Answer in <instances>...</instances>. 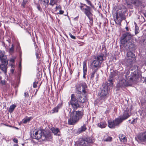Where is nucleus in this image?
I'll return each mask as SVG.
<instances>
[{"label": "nucleus", "mask_w": 146, "mask_h": 146, "mask_svg": "<svg viewBox=\"0 0 146 146\" xmlns=\"http://www.w3.org/2000/svg\"><path fill=\"white\" fill-rule=\"evenodd\" d=\"M121 123L118 118H117L114 120H108V126L110 128H114L119 126Z\"/></svg>", "instance_id": "1a4fd4ad"}, {"label": "nucleus", "mask_w": 146, "mask_h": 146, "mask_svg": "<svg viewBox=\"0 0 146 146\" xmlns=\"http://www.w3.org/2000/svg\"><path fill=\"white\" fill-rule=\"evenodd\" d=\"M1 64H0V69H1Z\"/></svg>", "instance_id": "e2e57ef3"}, {"label": "nucleus", "mask_w": 146, "mask_h": 146, "mask_svg": "<svg viewBox=\"0 0 146 146\" xmlns=\"http://www.w3.org/2000/svg\"><path fill=\"white\" fill-rule=\"evenodd\" d=\"M62 106V103H59L52 110H51L50 112L51 113H57L58 112L59 110L61 108Z\"/></svg>", "instance_id": "dca6fc26"}, {"label": "nucleus", "mask_w": 146, "mask_h": 146, "mask_svg": "<svg viewBox=\"0 0 146 146\" xmlns=\"http://www.w3.org/2000/svg\"><path fill=\"white\" fill-rule=\"evenodd\" d=\"M38 89H36V92L35 94V95H36L37 92V91H38Z\"/></svg>", "instance_id": "3c124183"}, {"label": "nucleus", "mask_w": 146, "mask_h": 146, "mask_svg": "<svg viewBox=\"0 0 146 146\" xmlns=\"http://www.w3.org/2000/svg\"><path fill=\"white\" fill-rule=\"evenodd\" d=\"M132 36L129 32H126L123 34L121 37V42L123 44H125L131 39Z\"/></svg>", "instance_id": "9d476101"}, {"label": "nucleus", "mask_w": 146, "mask_h": 146, "mask_svg": "<svg viewBox=\"0 0 146 146\" xmlns=\"http://www.w3.org/2000/svg\"><path fill=\"white\" fill-rule=\"evenodd\" d=\"M138 139L141 142L146 143V131L141 133L138 136Z\"/></svg>", "instance_id": "2eb2a0df"}, {"label": "nucleus", "mask_w": 146, "mask_h": 146, "mask_svg": "<svg viewBox=\"0 0 146 146\" xmlns=\"http://www.w3.org/2000/svg\"><path fill=\"white\" fill-rule=\"evenodd\" d=\"M125 29L127 31H129V29L127 27H125Z\"/></svg>", "instance_id": "09e8293b"}, {"label": "nucleus", "mask_w": 146, "mask_h": 146, "mask_svg": "<svg viewBox=\"0 0 146 146\" xmlns=\"http://www.w3.org/2000/svg\"><path fill=\"white\" fill-rule=\"evenodd\" d=\"M58 1V0H50L49 5L53 7L54 5H57Z\"/></svg>", "instance_id": "bb28decb"}, {"label": "nucleus", "mask_w": 146, "mask_h": 146, "mask_svg": "<svg viewBox=\"0 0 146 146\" xmlns=\"http://www.w3.org/2000/svg\"><path fill=\"white\" fill-rule=\"evenodd\" d=\"M104 54L103 53H101L99 54H98L96 56L95 58V59H96L97 60H98L100 62H102L104 60Z\"/></svg>", "instance_id": "6ab92c4d"}, {"label": "nucleus", "mask_w": 146, "mask_h": 146, "mask_svg": "<svg viewBox=\"0 0 146 146\" xmlns=\"http://www.w3.org/2000/svg\"><path fill=\"white\" fill-rule=\"evenodd\" d=\"M112 138L108 135H107L106 137H104L103 139V140L104 141L107 142H110L112 141Z\"/></svg>", "instance_id": "c756f323"}, {"label": "nucleus", "mask_w": 146, "mask_h": 146, "mask_svg": "<svg viewBox=\"0 0 146 146\" xmlns=\"http://www.w3.org/2000/svg\"><path fill=\"white\" fill-rule=\"evenodd\" d=\"M34 3L37 5V8L38 10L40 12H41L42 11V9L41 7H40L39 4L38 3H36L35 0H34Z\"/></svg>", "instance_id": "7c9ffc66"}, {"label": "nucleus", "mask_w": 146, "mask_h": 146, "mask_svg": "<svg viewBox=\"0 0 146 146\" xmlns=\"http://www.w3.org/2000/svg\"><path fill=\"white\" fill-rule=\"evenodd\" d=\"M35 51V55L36 58L38 60H39L40 56H41L40 50L39 48H36Z\"/></svg>", "instance_id": "b1692460"}, {"label": "nucleus", "mask_w": 146, "mask_h": 146, "mask_svg": "<svg viewBox=\"0 0 146 146\" xmlns=\"http://www.w3.org/2000/svg\"><path fill=\"white\" fill-rule=\"evenodd\" d=\"M99 7L100 8H101V5H100L99 6Z\"/></svg>", "instance_id": "4d7b16f0"}, {"label": "nucleus", "mask_w": 146, "mask_h": 146, "mask_svg": "<svg viewBox=\"0 0 146 146\" xmlns=\"http://www.w3.org/2000/svg\"><path fill=\"white\" fill-rule=\"evenodd\" d=\"M28 33H29V34H30V32H28Z\"/></svg>", "instance_id": "338daca9"}, {"label": "nucleus", "mask_w": 146, "mask_h": 146, "mask_svg": "<svg viewBox=\"0 0 146 146\" xmlns=\"http://www.w3.org/2000/svg\"><path fill=\"white\" fill-rule=\"evenodd\" d=\"M130 72L128 70L127 71L125 75V78L128 80L132 82L136 81L139 78V74L137 71H135L131 73L130 76L129 75Z\"/></svg>", "instance_id": "39448f33"}, {"label": "nucleus", "mask_w": 146, "mask_h": 146, "mask_svg": "<svg viewBox=\"0 0 146 146\" xmlns=\"http://www.w3.org/2000/svg\"><path fill=\"white\" fill-rule=\"evenodd\" d=\"M21 66V62H20V63L19 64V66L20 67V66Z\"/></svg>", "instance_id": "5fc2aeb1"}, {"label": "nucleus", "mask_w": 146, "mask_h": 146, "mask_svg": "<svg viewBox=\"0 0 146 146\" xmlns=\"http://www.w3.org/2000/svg\"><path fill=\"white\" fill-rule=\"evenodd\" d=\"M97 125L101 128H104L106 127V126L107 123L105 121H102L98 123L97 124Z\"/></svg>", "instance_id": "412c9836"}, {"label": "nucleus", "mask_w": 146, "mask_h": 146, "mask_svg": "<svg viewBox=\"0 0 146 146\" xmlns=\"http://www.w3.org/2000/svg\"><path fill=\"white\" fill-rule=\"evenodd\" d=\"M7 65L4 64H1V70L6 74L7 72Z\"/></svg>", "instance_id": "5701e85b"}, {"label": "nucleus", "mask_w": 146, "mask_h": 146, "mask_svg": "<svg viewBox=\"0 0 146 146\" xmlns=\"http://www.w3.org/2000/svg\"><path fill=\"white\" fill-rule=\"evenodd\" d=\"M33 138L37 140L40 139V141H50L52 138V137L50 133L46 131H42L37 130L33 134Z\"/></svg>", "instance_id": "7ed1b4c3"}, {"label": "nucleus", "mask_w": 146, "mask_h": 146, "mask_svg": "<svg viewBox=\"0 0 146 146\" xmlns=\"http://www.w3.org/2000/svg\"><path fill=\"white\" fill-rule=\"evenodd\" d=\"M137 33L136 32H135V34H137Z\"/></svg>", "instance_id": "680f3d73"}, {"label": "nucleus", "mask_w": 146, "mask_h": 146, "mask_svg": "<svg viewBox=\"0 0 146 146\" xmlns=\"http://www.w3.org/2000/svg\"><path fill=\"white\" fill-rule=\"evenodd\" d=\"M86 62H87V60H85L84 61L83 63V68H87L86 66Z\"/></svg>", "instance_id": "f704fd0d"}, {"label": "nucleus", "mask_w": 146, "mask_h": 146, "mask_svg": "<svg viewBox=\"0 0 146 146\" xmlns=\"http://www.w3.org/2000/svg\"><path fill=\"white\" fill-rule=\"evenodd\" d=\"M131 114L128 110L126 109L123 112V115L120 117H118L122 123L123 121L125 120L131 115Z\"/></svg>", "instance_id": "9b49d317"}, {"label": "nucleus", "mask_w": 146, "mask_h": 146, "mask_svg": "<svg viewBox=\"0 0 146 146\" xmlns=\"http://www.w3.org/2000/svg\"><path fill=\"white\" fill-rule=\"evenodd\" d=\"M16 107V105L15 104L11 106L8 110L9 112L10 113H12Z\"/></svg>", "instance_id": "cd10ccee"}, {"label": "nucleus", "mask_w": 146, "mask_h": 146, "mask_svg": "<svg viewBox=\"0 0 146 146\" xmlns=\"http://www.w3.org/2000/svg\"><path fill=\"white\" fill-rule=\"evenodd\" d=\"M114 78H111V77H109L108 79V84H109V86H113V82L114 81Z\"/></svg>", "instance_id": "a878e982"}, {"label": "nucleus", "mask_w": 146, "mask_h": 146, "mask_svg": "<svg viewBox=\"0 0 146 146\" xmlns=\"http://www.w3.org/2000/svg\"><path fill=\"white\" fill-rule=\"evenodd\" d=\"M13 141L14 143H17L18 142V139L16 138H14L13 139Z\"/></svg>", "instance_id": "a19ab883"}, {"label": "nucleus", "mask_w": 146, "mask_h": 146, "mask_svg": "<svg viewBox=\"0 0 146 146\" xmlns=\"http://www.w3.org/2000/svg\"><path fill=\"white\" fill-rule=\"evenodd\" d=\"M64 13V11L63 10H61V9H60V10L59 11V13H58V14L60 15L63 14Z\"/></svg>", "instance_id": "37998d69"}, {"label": "nucleus", "mask_w": 146, "mask_h": 146, "mask_svg": "<svg viewBox=\"0 0 146 146\" xmlns=\"http://www.w3.org/2000/svg\"><path fill=\"white\" fill-rule=\"evenodd\" d=\"M22 145L23 146H24V144H22Z\"/></svg>", "instance_id": "052dcab7"}, {"label": "nucleus", "mask_w": 146, "mask_h": 146, "mask_svg": "<svg viewBox=\"0 0 146 146\" xmlns=\"http://www.w3.org/2000/svg\"><path fill=\"white\" fill-rule=\"evenodd\" d=\"M42 7H44L46 8L49 5V0H38Z\"/></svg>", "instance_id": "a211bd4d"}, {"label": "nucleus", "mask_w": 146, "mask_h": 146, "mask_svg": "<svg viewBox=\"0 0 146 146\" xmlns=\"http://www.w3.org/2000/svg\"><path fill=\"white\" fill-rule=\"evenodd\" d=\"M10 61L13 63L15 62V60L14 58H11L10 60Z\"/></svg>", "instance_id": "de8ad7c7"}, {"label": "nucleus", "mask_w": 146, "mask_h": 146, "mask_svg": "<svg viewBox=\"0 0 146 146\" xmlns=\"http://www.w3.org/2000/svg\"><path fill=\"white\" fill-rule=\"evenodd\" d=\"M91 69L92 71V72L91 73L90 79L93 80L94 78V75L96 74V79H98V77L99 76V74L97 73V71L98 70V69L94 68H91Z\"/></svg>", "instance_id": "f3484780"}, {"label": "nucleus", "mask_w": 146, "mask_h": 146, "mask_svg": "<svg viewBox=\"0 0 146 146\" xmlns=\"http://www.w3.org/2000/svg\"><path fill=\"white\" fill-rule=\"evenodd\" d=\"M85 0L87 4L90 5V7L88 6L85 4L80 2V6L79 8L88 18L90 20V22L92 24L93 21L92 17L93 15L92 13V10L91 8L94 9L95 8V6L90 0Z\"/></svg>", "instance_id": "f03ea898"}, {"label": "nucleus", "mask_w": 146, "mask_h": 146, "mask_svg": "<svg viewBox=\"0 0 146 146\" xmlns=\"http://www.w3.org/2000/svg\"><path fill=\"white\" fill-rule=\"evenodd\" d=\"M39 82V80H36L33 83V87L34 88H36L37 86V85L38 84Z\"/></svg>", "instance_id": "2f4dec72"}, {"label": "nucleus", "mask_w": 146, "mask_h": 146, "mask_svg": "<svg viewBox=\"0 0 146 146\" xmlns=\"http://www.w3.org/2000/svg\"><path fill=\"white\" fill-rule=\"evenodd\" d=\"M126 12V9L125 8L123 9L122 11H119V15L117 14L116 17L114 19V21L116 24H120L123 20L126 19L125 14Z\"/></svg>", "instance_id": "20e7f679"}, {"label": "nucleus", "mask_w": 146, "mask_h": 146, "mask_svg": "<svg viewBox=\"0 0 146 146\" xmlns=\"http://www.w3.org/2000/svg\"><path fill=\"white\" fill-rule=\"evenodd\" d=\"M142 107H144V108H146V102H141Z\"/></svg>", "instance_id": "4c0bfd02"}, {"label": "nucleus", "mask_w": 146, "mask_h": 146, "mask_svg": "<svg viewBox=\"0 0 146 146\" xmlns=\"http://www.w3.org/2000/svg\"><path fill=\"white\" fill-rule=\"evenodd\" d=\"M79 72H78V75L79 76Z\"/></svg>", "instance_id": "0e129e2a"}, {"label": "nucleus", "mask_w": 146, "mask_h": 146, "mask_svg": "<svg viewBox=\"0 0 146 146\" xmlns=\"http://www.w3.org/2000/svg\"><path fill=\"white\" fill-rule=\"evenodd\" d=\"M24 96L25 98H28L29 97V93L27 92H25L24 93Z\"/></svg>", "instance_id": "ea45409f"}, {"label": "nucleus", "mask_w": 146, "mask_h": 146, "mask_svg": "<svg viewBox=\"0 0 146 146\" xmlns=\"http://www.w3.org/2000/svg\"><path fill=\"white\" fill-rule=\"evenodd\" d=\"M52 133H53L54 135H58V136H60V135L59 134H58L59 133H60V129L58 128H55L54 127L51 128V129Z\"/></svg>", "instance_id": "4be33fe9"}, {"label": "nucleus", "mask_w": 146, "mask_h": 146, "mask_svg": "<svg viewBox=\"0 0 146 146\" xmlns=\"http://www.w3.org/2000/svg\"><path fill=\"white\" fill-rule=\"evenodd\" d=\"M42 82H41V83H40V84L39 85V86H38V89L40 88V85H41V84H42Z\"/></svg>", "instance_id": "8fccbe9b"}, {"label": "nucleus", "mask_w": 146, "mask_h": 146, "mask_svg": "<svg viewBox=\"0 0 146 146\" xmlns=\"http://www.w3.org/2000/svg\"><path fill=\"white\" fill-rule=\"evenodd\" d=\"M33 42H34V46L35 47V50H36V48H39L38 47L37 45H36V42L35 40H33Z\"/></svg>", "instance_id": "e433bc0d"}, {"label": "nucleus", "mask_w": 146, "mask_h": 146, "mask_svg": "<svg viewBox=\"0 0 146 146\" xmlns=\"http://www.w3.org/2000/svg\"><path fill=\"white\" fill-rule=\"evenodd\" d=\"M7 40V41H8L9 42V43H10V42L9 41V40Z\"/></svg>", "instance_id": "13d9d810"}, {"label": "nucleus", "mask_w": 146, "mask_h": 146, "mask_svg": "<svg viewBox=\"0 0 146 146\" xmlns=\"http://www.w3.org/2000/svg\"><path fill=\"white\" fill-rule=\"evenodd\" d=\"M137 118H136L134 119L132 121L131 123V124H133L134 123H136L137 122Z\"/></svg>", "instance_id": "c9c22d12"}, {"label": "nucleus", "mask_w": 146, "mask_h": 146, "mask_svg": "<svg viewBox=\"0 0 146 146\" xmlns=\"http://www.w3.org/2000/svg\"><path fill=\"white\" fill-rule=\"evenodd\" d=\"M69 35L71 38L74 39H76V37L70 33H69Z\"/></svg>", "instance_id": "58836bf2"}, {"label": "nucleus", "mask_w": 146, "mask_h": 146, "mask_svg": "<svg viewBox=\"0 0 146 146\" xmlns=\"http://www.w3.org/2000/svg\"><path fill=\"white\" fill-rule=\"evenodd\" d=\"M119 137L121 142L125 143L127 142V139L125 136L123 134L119 135Z\"/></svg>", "instance_id": "aec40b11"}, {"label": "nucleus", "mask_w": 146, "mask_h": 146, "mask_svg": "<svg viewBox=\"0 0 146 146\" xmlns=\"http://www.w3.org/2000/svg\"><path fill=\"white\" fill-rule=\"evenodd\" d=\"M13 146H19V145L18 144H15Z\"/></svg>", "instance_id": "864d4df0"}, {"label": "nucleus", "mask_w": 146, "mask_h": 146, "mask_svg": "<svg viewBox=\"0 0 146 146\" xmlns=\"http://www.w3.org/2000/svg\"><path fill=\"white\" fill-rule=\"evenodd\" d=\"M33 96V95L32 96V97H32Z\"/></svg>", "instance_id": "69168bd1"}, {"label": "nucleus", "mask_w": 146, "mask_h": 146, "mask_svg": "<svg viewBox=\"0 0 146 146\" xmlns=\"http://www.w3.org/2000/svg\"><path fill=\"white\" fill-rule=\"evenodd\" d=\"M95 141L94 137L92 136H86L81 139L80 140V144L83 146H88L89 144H93Z\"/></svg>", "instance_id": "423d86ee"}, {"label": "nucleus", "mask_w": 146, "mask_h": 146, "mask_svg": "<svg viewBox=\"0 0 146 146\" xmlns=\"http://www.w3.org/2000/svg\"><path fill=\"white\" fill-rule=\"evenodd\" d=\"M83 77H84L85 75H86L87 72V68H83Z\"/></svg>", "instance_id": "473e14b6"}, {"label": "nucleus", "mask_w": 146, "mask_h": 146, "mask_svg": "<svg viewBox=\"0 0 146 146\" xmlns=\"http://www.w3.org/2000/svg\"><path fill=\"white\" fill-rule=\"evenodd\" d=\"M87 86L84 82H82L75 88V94H72L71 96V99L68 104L71 105L73 111L70 114V118L68 120V124L70 125L76 124L81 119L83 115V111H76L80 107L79 102L83 103L86 100V96H82V94H85L87 92Z\"/></svg>", "instance_id": "f257e3e1"}, {"label": "nucleus", "mask_w": 146, "mask_h": 146, "mask_svg": "<svg viewBox=\"0 0 146 146\" xmlns=\"http://www.w3.org/2000/svg\"><path fill=\"white\" fill-rule=\"evenodd\" d=\"M127 61L126 62L127 66L131 67L132 66L133 63L135 62L136 57L135 54L131 51L128 52L127 54Z\"/></svg>", "instance_id": "0eeeda50"}, {"label": "nucleus", "mask_w": 146, "mask_h": 146, "mask_svg": "<svg viewBox=\"0 0 146 146\" xmlns=\"http://www.w3.org/2000/svg\"><path fill=\"white\" fill-rule=\"evenodd\" d=\"M10 51L13 52L14 50V48L13 45H12V47L9 49Z\"/></svg>", "instance_id": "c03bdc74"}, {"label": "nucleus", "mask_w": 146, "mask_h": 146, "mask_svg": "<svg viewBox=\"0 0 146 146\" xmlns=\"http://www.w3.org/2000/svg\"><path fill=\"white\" fill-rule=\"evenodd\" d=\"M145 17H146V16H145Z\"/></svg>", "instance_id": "774afa93"}, {"label": "nucleus", "mask_w": 146, "mask_h": 146, "mask_svg": "<svg viewBox=\"0 0 146 146\" xmlns=\"http://www.w3.org/2000/svg\"><path fill=\"white\" fill-rule=\"evenodd\" d=\"M102 64L101 62L95 59L92 62L90 66L93 69L95 68L98 69L101 68Z\"/></svg>", "instance_id": "ddd939ff"}, {"label": "nucleus", "mask_w": 146, "mask_h": 146, "mask_svg": "<svg viewBox=\"0 0 146 146\" xmlns=\"http://www.w3.org/2000/svg\"><path fill=\"white\" fill-rule=\"evenodd\" d=\"M2 44L3 45H5V42H2Z\"/></svg>", "instance_id": "6e6d98bb"}, {"label": "nucleus", "mask_w": 146, "mask_h": 146, "mask_svg": "<svg viewBox=\"0 0 146 146\" xmlns=\"http://www.w3.org/2000/svg\"><path fill=\"white\" fill-rule=\"evenodd\" d=\"M55 8L56 10H57L58 9H62V7L60 5H59L58 6H56V7Z\"/></svg>", "instance_id": "79ce46f5"}, {"label": "nucleus", "mask_w": 146, "mask_h": 146, "mask_svg": "<svg viewBox=\"0 0 146 146\" xmlns=\"http://www.w3.org/2000/svg\"><path fill=\"white\" fill-rule=\"evenodd\" d=\"M1 83L3 85H5L6 84L5 81V80H1Z\"/></svg>", "instance_id": "a18cd8bd"}, {"label": "nucleus", "mask_w": 146, "mask_h": 146, "mask_svg": "<svg viewBox=\"0 0 146 146\" xmlns=\"http://www.w3.org/2000/svg\"><path fill=\"white\" fill-rule=\"evenodd\" d=\"M30 121V119H29V118H27V119H25V120L24 121V123H27V121Z\"/></svg>", "instance_id": "49530a36"}, {"label": "nucleus", "mask_w": 146, "mask_h": 146, "mask_svg": "<svg viewBox=\"0 0 146 146\" xmlns=\"http://www.w3.org/2000/svg\"><path fill=\"white\" fill-rule=\"evenodd\" d=\"M108 86L105 84H104L102 85V88L101 90L99 93V96L102 98H103L105 97L108 94Z\"/></svg>", "instance_id": "f8f14e48"}, {"label": "nucleus", "mask_w": 146, "mask_h": 146, "mask_svg": "<svg viewBox=\"0 0 146 146\" xmlns=\"http://www.w3.org/2000/svg\"><path fill=\"white\" fill-rule=\"evenodd\" d=\"M27 3V1H25L24 0L23 1V2L21 5L22 7H23V8H25V5H26Z\"/></svg>", "instance_id": "72a5a7b5"}, {"label": "nucleus", "mask_w": 146, "mask_h": 146, "mask_svg": "<svg viewBox=\"0 0 146 146\" xmlns=\"http://www.w3.org/2000/svg\"><path fill=\"white\" fill-rule=\"evenodd\" d=\"M86 129V125L84 124L80 128L78 129V131L79 133H81L82 132L85 131Z\"/></svg>", "instance_id": "393cba45"}, {"label": "nucleus", "mask_w": 146, "mask_h": 146, "mask_svg": "<svg viewBox=\"0 0 146 146\" xmlns=\"http://www.w3.org/2000/svg\"><path fill=\"white\" fill-rule=\"evenodd\" d=\"M5 54L4 52H3L2 51H0V59L2 64L7 65L8 60H7V57Z\"/></svg>", "instance_id": "4468645a"}, {"label": "nucleus", "mask_w": 146, "mask_h": 146, "mask_svg": "<svg viewBox=\"0 0 146 146\" xmlns=\"http://www.w3.org/2000/svg\"><path fill=\"white\" fill-rule=\"evenodd\" d=\"M14 71V69H12L11 70V72H12V73H13Z\"/></svg>", "instance_id": "603ef678"}, {"label": "nucleus", "mask_w": 146, "mask_h": 146, "mask_svg": "<svg viewBox=\"0 0 146 146\" xmlns=\"http://www.w3.org/2000/svg\"><path fill=\"white\" fill-rule=\"evenodd\" d=\"M112 71L111 70L110 74L109 77L114 78V77L117 76V74L114 70H112Z\"/></svg>", "instance_id": "c85d7f7f"}, {"label": "nucleus", "mask_w": 146, "mask_h": 146, "mask_svg": "<svg viewBox=\"0 0 146 146\" xmlns=\"http://www.w3.org/2000/svg\"><path fill=\"white\" fill-rule=\"evenodd\" d=\"M128 121L130 122V121H131V119H129V120H128Z\"/></svg>", "instance_id": "bf43d9fd"}, {"label": "nucleus", "mask_w": 146, "mask_h": 146, "mask_svg": "<svg viewBox=\"0 0 146 146\" xmlns=\"http://www.w3.org/2000/svg\"><path fill=\"white\" fill-rule=\"evenodd\" d=\"M130 86V84L124 79H122L119 80L116 86L117 90H119L121 88H125L126 87Z\"/></svg>", "instance_id": "6e6552de"}]
</instances>
